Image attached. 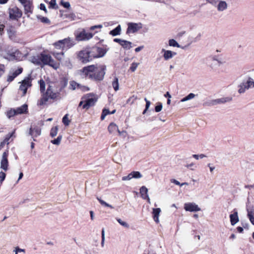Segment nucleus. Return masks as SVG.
Returning a JSON list of instances; mask_svg holds the SVG:
<instances>
[{
  "instance_id": "nucleus-1",
  "label": "nucleus",
  "mask_w": 254,
  "mask_h": 254,
  "mask_svg": "<svg viewBox=\"0 0 254 254\" xmlns=\"http://www.w3.org/2000/svg\"><path fill=\"white\" fill-rule=\"evenodd\" d=\"M106 67L105 65H90L84 67L80 72L85 76H88L91 79L96 81H102L103 80Z\"/></svg>"
},
{
  "instance_id": "nucleus-2",
  "label": "nucleus",
  "mask_w": 254,
  "mask_h": 254,
  "mask_svg": "<svg viewBox=\"0 0 254 254\" xmlns=\"http://www.w3.org/2000/svg\"><path fill=\"white\" fill-rule=\"evenodd\" d=\"M60 96V92L54 83L49 85L46 92L43 93L38 104L42 106L47 104L49 99L55 100Z\"/></svg>"
},
{
  "instance_id": "nucleus-3",
  "label": "nucleus",
  "mask_w": 254,
  "mask_h": 254,
  "mask_svg": "<svg viewBox=\"0 0 254 254\" xmlns=\"http://www.w3.org/2000/svg\"><path fill=\"white\" fill-rule=\"evenodd\" d=\"M96 51L99 53L97 55H91V52L88 49H84L79 51L77 54V58L79 61L83 64H86L91 61L93 58L102 57L105 54V51L102 48H96Z\"/></svg>"
},
{
  "instance_id": "nucleus-4",
  "label": "nucleus",
  "mask_w": 254,
  "mask_h": 254,
  "mask_svg": "<svg viewBox=\"0 0 254 254\" xmlns=\"http://www.w3.org/2000/svg\"><path fill=\"white\" fill-rule=\"evenodd\" d=\"M240 78L242 81L238 86L239 93H244L247 90L254 88V79L253 78L249 75H242Z\"/></svg>"
},
{
  "instance_id": "nucleus-5",
  "label": "nucleus",
  "mask_w": 254,
  "mask_h": 254,
  "mask_svg": "<svg viewBox=\"0 0 254 254\" xmlns=\"http://www.w3.org/2000/svg\"><path fill=\"white\" fill-rule=\"evenodd\" d=\"M41 64L49 65L53 68L57 69L59 68L60 64L56 62L51 56L46 54L40 55Z\"/></svg>"
},
{
  "instance_id": "nucleus-6",
  "label": "nucleus",
  "mask_w": 254,
  "mask_h": 254,
  "mask_svg": "<svg viewBox=\"0 0 254 254\" xmlns=\"http://www.w3.org/2000/svg\"><path fill=\"white\" fill-rule=\"evenodd\" d=\"M82 99H84L85 104L83 105V108L88 109L90 107L93 106L97 101L96 95L93 94H87Z\"/></svg>"
},
{
  "instance_id": "nucleus-7",
  "label": "nucleus",
  "mask_w": 254,
  "mask_h": 254,
  "mask_svg": "<svg viewBox=\"0 0 254 254\" xmlns=\"http://www.w3.org/2000/svg\"><path fill=\"white\" fill-rule=\"evenodd\" d=\"M76 40L78 41H87L91 39L93 35L91 33L86 32L84 29L76 32L75 34Z\"/></svg>"
},
{
  "instance_id": "nucleus-8",
  "label": "nucleus",
  "mask_w": 254,
  "mask_h": 254,
  "mask_svg": "<svg viewBox=\"0 0 254 254\" xmlns=\"http://www.w3.org/2000/svg\"><path fill=\"white\" fill-rule=\"evenodd\" d=\"M8 150L7 149L5 150L2 154L1 160H0V168L4 170V171H6L8 170Z\"/></svg>"
},
{
  "instance_id": "nucleus-9",
  "label": "nucleus",
  "mask_w": 254,
  "mask_h": 254,
  "mask_svg": "<svg viewBox=\"0 0 254 254\" xmlns=\"http://www.w3.org/2000/svg\"><path fill=\"white\" fill-rule=\"evenodd\" d=\"M142 28L141 23H129L127 30V34L134 33Z\"/></svg>"
},
{
  "instance_id": "nucleus-10",
  "label": "nucleus",
  "mask_w": 254,
  "mask_h": 254,
  "mask_svg": "<svg viewBox=\"0 0 254 254\" xmlns=\"http://www.w3.org/2000/svg\"><path fill=\"white\" fill-rule=\"evenodd\" d=\"M9 16L10 19H18L22 16L21 11L17 7L9 9Z\"/></svg>"
},
{
  "instance_id": "nucleus-11",
  "label": "nucleus",
  "mask_w": 254,
  "mask_h": 254,
  "mask_svg": "<svg viewBox=\"0 0 254 254\" xmlns=\"http://www.w3.org/2000/svg\"><path fill=\"white\" fill-rule=\"evenodd\" d=\"M31 79L30 77H26L21 82L19 87V90L22 91V96L26 94L27 88L31 86Z\"/></svg>"
},
{
  "instance_id": "nucleus-12",
  "label": "nucleus",
  "mask_w": 254,
  "mask_h": 254,
  "mask_svg": "<svg viewBox=\"0 0 254 254\" xmlns=\"http://www.w3.org/2000/svg\"><path fill=\"white\" fill-rule=\"evenodd\" d=\"M41 133V129L39 127L35 126H31L28 132V135L32 136L34 141H36L35 138L39 136Z\"/></svg>"
},
{
  "instance_id": "nucleus-13",
  "label": "nucleus",
  "mask_w": 254,
  "mask_h": 254,
  "mask_svg": "<svg viewBox=\"0 0 254 254\" xmlns=\"http://www.w3.org/2000/svg\"><path fill=\"white\" fill-rule=\"evenodd\" d=\"M184 209L187 211L196 212L200 210L198 206L193 202L186 203L184 205Z\"/></svg>"
},
{
  "instance_id": "nucleus-14",
  "label": "nucleus",
  "mask_w": 254,
  "mask_h": 254,
  "mask_svg": "<svg viewBox=\"0 0 254 254\" xmlns=\"http://www.w3.org/2000/svg\"><path fill=\"white\" fill-rule=\"evenodd\" d=\"M22 71V68H19L15 70L10 71L7 76V81L9 82H11L17 75L20 74Z\"/></svg>"
},
{
  "instance_id": "nucleus-15",
  "label": "nucleus",
  "mask_w": 254,
  "mask_h": 254,
  "mask_svg": "<svg viewBox=\"0 0 254 254\" xmlns=\"http://www.w3.org/2000/svg\"><path fill=\"white\" fill-rule=\"evenodd\" d=\"M23 5L25 14L32 13V4L28 0H21L19 1Z\"/></svg>"
},
{
  "instance_id": "nucleus-16",
  "label": "nucleus",
  "mask_w": 254,
  "mask_h": 254,
  "mask_svg": "<svg viewBox=\"0 0 254 254\" xmlns=\"http://www.w3.org/2000/svg\"><path fill=\"white\" fill-rule=\"evenodd\" d=\"M216 7L218 12H223L227 9L228 4L226 1L220 0L216 5Z\"/></svg>"
},
{
  "instance_id": "nucleus-17",
  "label": "nucleus",
  "mask_w": 254,
  "mask_h": 254,
  "mask_svg": "<svg viewBox=\"0 0 254 254\" xmlns=\"http://www.w3.org/2000/svg\"><path fill=\"white\" fill-rule=\"evenodd\" d=\"M64 49H69L75 45V41L71 38L68 37L62 40Z\"/></svg>"
},
{
  "instance_id": "nucleus-18",
  "label": "nucleus",
  "mask_w": 254,
  "mask_h": 254,
  "mask_svg": "<svg viewBox=\"0 0 254 254\" xmlns=\"http://www.w3.org/2000/svg\"><path fill=\"white\" fill-rule=\"evenodd\" d=\"M6 52L7 55L5 57V58L9 60H12L15 59V55L17 52V50L16 49H14L13 48L9 49V47H8L7 49L6 50Z\"/></svg>"
},
{
  "instance_id": "nucleus-19",
  "label": "nucleus",
  "mask_w": 254,
  "mask_h": 254,
  "mask_svg": "<svg viewBox=\"0 0 254 254\" xmlns=\"http://www.w3.org/2000/svg\"><path fill=\"white\" fill-rule=\"evenodd\" d=\"M162 52H164L163 57L166 61L172 59L174 56L176 55V53L173 52L170 50H166L164 49H162Z\"/></svg>"
},
{
  "instance_id": "nucleus-20",
  "label": "nucleus",
  "mask_w": 254,
  "mask_h": 254,
  "mask_svg": "<svg viewBox=\"0 0 254 254\" xmlns=\"http://www.w3.org/2000/svg\"><path fill=\"white\" fill-rule=\"evenodd\" d=\"M161 210L159 208H153L152 216L154 220L157 223L159 222V216Z\"/></svg>"
},
{
  "instance_id": "nucleus-21",
  "label": "nucleus",
  "mask_w": 254,
  "mask_h": 254,
  "mask_svg": "<svg viewBox=\"0 0 254 254\" xmlns=\"http://www.w3.org/2000/svg\"><path fill=\"white\" fill-rule=\"evenodd\" d=\"M234 213L230 214V218L231 224L232 225H235L237 222H238L239 219L238 217V212L235 210Z\"/></svg>"
},
{
  "instance_id": "nucleus-22",
  "label": "nucleus",
  "mask_w": 254,
  "mask_h": 254,
  "mask_svg": "<svg viewBox=\"0 0 254 254\" xmlns=\"http://www.w3.org/2000/svg\"><path fill=\"white\" fill-rule=\"evenodd\" d=\"M15 110L17 115L19 114H25L27 112L28 106L26 104H24L21 107L15 109Z\"/></svg>"
},
{
  "instance_id": "nucleus-23",
  "label": "nucleus",
  "mask_w": 254,
  "mask_h": 254,
  "mask_svg": "<svg viewBox=\"0 0 254 254\" xmlns=\"http://www.w3.org/2000/svg\"><path fill=\"white\" fill-rule=\"evenodd\" d=\"M29 61L36 65H41L40 56H34L30 57Z\"/></svg>"
},
{
  "instance_id": "nucleus-24",
  "label": "nucleus",
  "mask_w": 254,
  "mask_h": 254,
  "mask_svg": "<svg viewBox=\"0 0 254 254\" xmlns=\"http://www.w3.org/2000/svg\"><path fill=\"white\" fill-rule=\"evenodd\" d=\"M148 189L145 186H142L140 188V193L141 197L145 199L146 197H148Z\"/></svg>"
},
{
  "instance_id": "nucleus-25",
  "label": "nucleus",
  "mask_w": 254,
  "mask_h": 254,
  "mask_svg": "<svg viewBox=\"0 0 254 254\" xmlns=\"http://www.w3.org/2000/svg\"><path fill=\"white\" fill-rule=\"evenodd\" d=\"M121 32V26L120 25H119L116 28L110 31L109 34L113 36H116L117 35H120Z\"/></svg>"
},
{
  "instance_id": "nucleus-26",
  "label": "nucleus",
  "mask_w": 254,
  "mask_h": 254,
  "mask_svg": "<svg viewBox=\"0 0 254 254\" xmlns=\"http://www.w3.org/2000/svg\"><path fill=\"white\" fill-rule=\"evenodd\" d=\"M108 130L110 133H113L114 131L118 130V127L114 123H111L108 126Z\"/></svg>"
},
{
  "instance_id": "nucleus-27",
  "label": "nucleus",
  "mask_w": 254,
  "mask_h": 254,
  "mask_svg": "<svg viewBox=\"0 0 254 254\" xmlns=\"http://www.w3.org/2000/svg\"><path fill=\"white\" fill-rule=\"evenodd\" d=\"M131 42L124 40L122 44L121 43V46L125 49L129 50L131 48Z\"/></svg>"
},
{
  "instance_id": "nucleus-28",
  "label": "nucleus",
  "mask_w": 254,
  "mask_h": 254,
  "mask_svg": "<svg viewBox=\"0 0 254 254\" xmlns=\"http://www.w3.org/2000/svg\"><path fill=\"white\" fill-rule=\"evenodd\" d=\"M232 100V98L231 97H223L220 99H217L216 102L217 103H224L226 102H230Z\"/></svg>"
},
{
  "instance_id": "nucleus-29",
  "label": "nucleus",
  "mask_w": 254,
  "mask_h": 254,
  "mask_svg": "<svg viewBox=\"0 0 254 254\" xmlns=\"http://www.w3.org/2000/svg\"><path fill=\"white\" fill-rule=\"evenodd\" d=\"M54 46L57 49H59V50L62 49L63 50L64 49V45H63L62 40H59V41L55 42L54 44Z\"/></svg>"
},
{
  "instance_id": "nucleus-30",
  "label": "nucleus",
  "mask_w": 254,
  "mask_h": 254,
  "mask_svg": "<svg viewBox=\"0 0 254 254\" xmlns=\"http://www.w3.org/2000/svg\"><path fill=\"white\" fill-rule=\"evenodd\" d=\"M112 86L114 89V90L117 91L119 89V79L118 78L115 77L113 81L112 82Z\"/></svg>"
},
{
  "instance_id": "nucleus-31",
  "label": "nucleus",
  "mask_w": 254,
  "mask_h": 254,
  "mask_svg": "<svg viewBox=\"0 0 254 254\" xmlns=\"http://www.w3.org/2000/svg\"><path fill=\"white\" fill-rule=\"evenodd\" d=\"M247 212L248 217L249 218L250 222L252 224L254 225V212L249 209L247 210Z\"/></svg>"
},
{
  "instance_id": "nucleus-32",
  "label": "nucleus",
  "mask_w": 254,
  "mask_h": 254,
  "mask_svg": "<svg viewBox=\"0 0 254 254\" xmlns=\"http://www.w3.org/2000/svg\"><path fill=\"white\" fill-rule=\"evenodd\" d=\"M6 114V116L8 119H10L14 116L17 115L15 109H11L7 111Z\"/></svg>"
},
{
  "instance_id": "nucleus-33",
  "label": "nucleus",
  "mask_w": 254,
  "mask_h": 254,
  "mask_svg": "<svg viewBox=\"0 0 254 254\" xmlns=\"http://www.w3.org/2000/svg\"><path fill=\"white\" fill-rule=\"evenodd\" d=\"M195 97V95L192 93H190L188 95L181 99V102H184L191 100Z\"/></svg>"
},
{
  "instance_id": "nucleus-34",
  "label": "nucleus",
  "mask_w": 254,
  "mask_h": 254,
  "mask_svg": "<svg viewBox=\"0 0 254 254\" xmlns=\"http://www.w3.org/2000/svg\"><path fill=\"white\" fill-rule=\"evenodd\" d=\"M15 130H14L11 133L7 134L3 140V142L6 143L7 145L9 144V140L10 138L14 135Z\"/></svg>"
},
{
  "instance_id": "nucleus-35",
  "label": "nucleus",
  "mask_w": 254,
  "mask_h": 254,
  "mask_svg": "<svg viewBox=\"0 0 254 254\" xmlns=\"http://www.w3.org/2000/svg\"><path fill=\"white\" fill-rule=\"evenodd\" d=\"M116 220L119 223L124 227L126 228H128L129 227V224L127 222L123 221L121 218H117Z\"/></svg>"
},
{
  "instance_id": "nucleus-36",
  "label": "nucleus",
  "mask_w": 254,
  "mask_h": 254,
  "mask_svg": "<svg viewBox=\"0 0 254 254\" xmlns=\"http://www.w3.org/2000/svg\"><path fill=\"white\" fill-rule=\"evenodd\" d=\"M58 131V127L57 126L53 127L51 128L50 131V135L54 137L57 135Z\"/></svg>"
},
{
  "instance_id": "nucleus-37",
  "label": "nucleus",
  "mask_w": 254,
  "mask_h": 254,
  "mask_svg": "<svg viewBox=\"0 0 254 254\" xmlns=\"http://www.w3.org/2000/svg\"><path fill=\"white\" fill-rule=\"evenodd\" d=\"M53 55L57 60L61 61L64 57V53L63 52L61 53L54 52Z\"/></svg>"
},
{
  "instance_id": "nucleus-38",
  "label": "nucleus",
  "mask_w": 254,
  "mask_h": 254,
  "mask_svg": "<svg viewBox=\"0 0 254 254\" xmlns=\"http://www.w3.org/2000/svg\"><path fill=\"white\" fill-rule=\"evenodd\" d=\"M169 45L170 46H172V47H178V48L180 47V46L178 43V42L175 40L173 39L169 40Z\"/></svg>"
},
{
  "instance_id": "nucleus-39",
  "label": "nucleus",
  "mask_w": 254,
  "mask_h": 254,
  "mask_svg": "<svg viewBox=\"0 0 254 254\" xmlns=\"http://www.w3.org/2000/svg\"><path fill=\"white\" fill-rule=\"evenodd\" d=\"M62 139V135H60L56 139L51 140V142L53 144L58 145L60 144Z\"/></svg>"
},
{
  "instance_id": "nucleus-40",
  "label": "nucleus",
  "mask_w": 254,
  "mask_h": 254,
  "mask_svg": "<svg viewBox=\"0 0 254 254\" xmlns=\"http://www.w3.org/2000/svg\"><path fill=\"white\" fill-rule=\"evenodd\" d=\"M40 84V90L41 92L44 93V91L45 90V82L43 79H41L39 81Z\"/></svg>"
},
{
  "instance_id": "nucleus-41",
  "label": "nucleus",
  "mask_w": 254,
  "mask_h": 254,
  "mask_svg": "<svg viewBox=\"0 0 254 254\" xmlns=\"http://www.w3.org/2000/svg\"><path fill=\"white\" fill-rule=\"evenodd\" d=\"M69 85H70V88L73 90L78 88V86H79V84L77 83V82H76L74 81H70Z\"/></svg>"
},
{
  "instance_id": "nucleus-42",
  "label": "nucleus",
  "mask_w": 254,
  "mask_h": 254,
  "mask_svg": "<svg viewBox=\"0 0 254 254\" xmlns=\"http://www.w3.org/2000/svg\"><path fill=\"white\" fill-rule=\"evenodd\" d=\"M8 36L11 40H15V32L12 30H9L7 31Z\"/></svg>"
},
{
  "instance_id": "nucleus-43",
  "label": "nucleus",
  "mask_w": 254,
  "mask_h": 254,
  "mask_svg": "<svg viewBox=\"0 0 254 254\" xmlns=\"http://www.w3.org/2000/svg\"><path fill=\"white\" fill-rule=\"evenodd\" d=\"M109 114H111V112L108 109H104L103 110L101 116V120H104L105 117Z\"/></svg>"
},
{
  "instance_id": "nucleus-44",
  "label": "nucleus",
  "mask_w": 254,
  "mask_h": 254,
  "mask_svg": "<svg viewBox=\"0 0 254 254\" xmlns=\"http://www.w3.org/2000/svg\"><path fill=\"white\" fill-rule=\"evenodd\" d=\"M132 178L134 179H139L142 177L141 174L138 171H133L131 172Z\"/></svg>"
},
{
  "instance_id": "nucleus-45",
  "label": "nucleus",
  "mask_w": 254,
  "mask_h": 254,
  "mask_svg": "<svg viewBox=\"0 0 254 254\" xmlns=\"http://www.w3.org/2000/svg\"><path fill=\"white\" fill-rule=\"evenodd\" d=\"M97 199L100 202L101 204H102V205H104V206H106V207H110V208H111L112 209L114 208V207L112 205L107 203V202H106L105 201L103 200L101 198H97Z\"/></svg>"
},
{
  "instance_id": "nucleus-46",
  "label": "nucleus",
  "mask_w": 254,
  "mask_h": 254,
  "mask_svg": "<svg viewBox=\"0 0 254 254\" xmlns=\"http://www.w3.org/2000/svg\"><path fill=\"white\" fill-rule=\"evenodd\" d=\"M63 123L65 126H68L69 124L70 121L68 118V115L66 114L63 118Z\"/></svg>"
},
{
  "instance_id": "nucleus-47",
  "label": "nucleus",
  "mask_w": 254,
  "mask_h": 254,
  "mask_svg": "<svg viewBox=\"0 0 254 254\" xmlns=\"http://www.w3.org/2000/svg\"><path fill=\"white\" fill-rule=\"evenodd\" d=\"M138 65H139V63H132L131 64V66L130 67V69L132 72L135 71Z\"/></svg>"
},
{
  "instance_id": "nucleus-48",
  "label": "nucleus",
  "mask_w": 254,
  "mask_h": 254,
  "mask_svg": "<svg viewBox=\"0 0 254 254\" xmlns=\"http://www.w3.org/2000/svg\"><path fill=\"white\" fill-rule=\"evenodd\" d=\"M162 104L159 102L158 103V105L155 107V110L156 112H159L162 110Z\"/></svg>"
},
{
  "instance_id": "nucleus-49",
  "label": "nucleus",
  "mask_w": 254,
  "mask_h": 254,
  "mask_svg": "<svg viewBox=\"0 0 254 254\" xmlns=\"http://www.w3.org/2000/svg\"><path fill=\"white\" fill-rule=\"evenodd\" d=\"M6 175L5 174L1 171L0 172V184H1L3 182V181L4 180L5 178Z\"/></svg>"
},
{
  "instance_id": "nucleus-50",
  "label": "nucleus",
  "mask_w": 254,
  "mask_h": 254,
  "mask_svg": "<svg viewBox=\"0 0 254 254\" xmlns=\"http://www.w3.org/2000/svg\"><path fill=\"white\" fill-rule=\"evenodd\" d=\"M132 178H133L132 175V174L131 172L127 176L123 177L122 178V180L123 181H129Z\"/></svg>"
},
{
  "instance_id": "nucleus-51",
  "label": "nucleus",
  "mask_w": 254,
  "mask_h": 254,
  "mask_svg": "<svg viewBox=\"0 0 254 254\" xmlns=\"http://www.w3.org/2000/svg\"><path fill=\"white\" fill-rule=\"evenodd\" d=\"M220 0H206L208 3L211 4L212 5L215 6V7Z\"/></svg>"
},
{
  "instance_id": "nucleus-52",
  "label": "nucleus",
  "mask_w": 254,
  "mask_h": 254,
  "mask_svg": "<svg viewBox=\"0 0 254 254\" xmlns=\"http://www.w3.org/2000/svg\"><path fill=\"white\" fill-rule=\"evenodd\" d=\"M61 3L64 7L66 8H69L70 6L69 2H65L63 0L61 1Z\"/></svg>"
},
{
  "instance_id": "nucleus-53",
  "label": "nucleus",
  "mask_w": 254,
  "mask_h": 254,
  "mask_svg": "<svg viewBox=\"0 0 254 254\" xmlns=\"http://www.w3.org/2000/svg\"><path fill=\"white\" fill-rule=\"evenodd\" d=\"M105 240V231H104V229H103L102 230V241H101V246L102 247H103L104 246Z\"/></svg>"
},
{
  "instance_id": "nucleus-54",
  "label": "nucleus",
  "mask_w": 254,
  "mask_h": 254,
  "mask_svg": "<svg viewBox=\"0 0 254 254\" xmlns=\"http://www.w3.org/2000/svg\"><path fill=\"white\" fill-rule=\"evenodd\" d=\"M40 19L43 23H49L50 22V20L47 17H42Z\"/></svg>"
},
{
  "instance_id": "nucleus-55",
  "label": "nucleus",
  "mask_w": 254,
  "mask_h": 254,
  "mask_svg": "<svg viewBox=\"0 0 254 254\" xmlns=\"http://www.w3.org/2000/svg\"><path fill=\"white\" fill-rule=\"evenodd\" d=\"M77 89H80L81 90H83V91H88L89 90V88L86 87V86H82L81 85H80L79 84V86H78V88Z\"/></svg>"
},
{
  "instance_id": "nucleus-56",
  "label": "nucleus",
  "mask_w": 254,
  "mask_h": 254,
  "mask_svg": "<svg viewBox=\"0 0 254 254\" xmlns=\"http://www.w3.org/2000/svg\"><path fill=\"white\" fill-rule=\"evenodd\" d=\"M144 100L146 102V105H145L146 110H148V109H149V108L150 106L151 103L146 98H145Z\"/></svg>"
},
{
  "instance_id": "nucleus-57",
  "label": "nucleus",
  "mask_w": 254,
  "mask_h": 254,
  "mask_svg": "<svg viewBox=\"0 0 254 254\" xmlns=\"http://www.w3.org/2000/svg\"><path fill=\"white\" fill-rule=\"evenodd\" d=\"M102 27H103L102 25L99 24V25L91 26L90 27V30H94L96 28H102Z\"/></svg>"
},
{
  "instance_id": "nucleus-58",
  "label": "nucleus",
  "mask_w": 254,
  "mask_h": 254,
  "mask_svg": "<svg viewBox=\"0 0 254 254\" xmlns=\"http://www.w3.org/2000/svg\"><path fill=\"white\" fill-rule=\"evenodd\" d=\"M118 132L120 135L123 136L124 137H126L127 135V132L126 131H121L119 129L118 130Z\"/></svg>"
},
{
  "instance_id": "nucleus-59",
  "label": "nucleus",
  "mask_w": 254,
  "mask_h": 254,
  "mask_svg": "<svg viewBox=\"0 0 254 254\" xmlns=\"http://www.w3.org/2000/svg\"><path fill=\"white\" fill-rule=\"evenodd\" d=\"M4 68L3 65H0V76L4 73Z\"/></svg>"
},
{
  "instance_id": "nucleus-60",
  "label": "nucleus",
  "mask_w": 254,
  "mask_h": 254,
  "mask_svg": "<svg viewBox=\"0 0 254 254\" xmlns=\"http://www.w3.org/2000/svg\"><path fill=\"white\" fill-rule=\"evenodd\" d=\"M123 41H124V40H122L121 39H118V38H115L114 39V42L118 43L120 45H121V43L122 44Z\"/></svg>"
},
{
  "instance_id": "nucleus-61",
  "label": "nucleus",
  "mask_w": 254,
  "mask_h": 254,
  "mask_svg": "<svg viewBox=\"0 0 254 254\" xmlns=\"http://www.w3.org/2000/svg\"><path fill=\"white\" fill-rule=\"evenodd\" d=\"M40 8L41 10H44L46 12H47V9H46V6H45V5L44 4L41 3L40 5Z\"/></svg>"
},
{
  "instance_id": "nucleus-62",
  "label": "nucleus",
  "mask_w": 254,
  "mask_h": 254,
  "mask_svg": "<svg viewBox=\"0 0 254 254\" xmlns=\"http://www.w3.org/2000/svg\"><path fill=\"white\" fill-rule=\"evenodd\" d=\"M171 183H174L176 185L181 186V183L175 179H172L171 180Z\"/></svg>"
},
{
  "instance_id": "nucleus-63",
  "label": "nucleus",
  "mask_w": 254,
  "mask_h": 254,
  "mask_svg": "<svg viewBox=\"0 0 254 254\" xmlns=\"http://www.w3.org/2000/svg\"><path fill=\"white\" fill-rule=\"evenodd\" d=\"M50 6H51L52 8H54V7H55V6L56 5V0H52V1L50 2Z\"/></svg>"
},
{
  "instance_id": "nucleus-64",
  "label": "nucleus",
  "mask_w": 254,
  "mask_h": 254,
  "mask_svg": "<svg viewBox=\"0 0 254 254\" xmlns=\"http://www.w3.org/2000/svg\"><path fill=\"white\" fill-rule=\"evenodd\" d=\"M144 48L143 46H139L135 49V52H139Z\"/></svg>"
}]
</instances>
